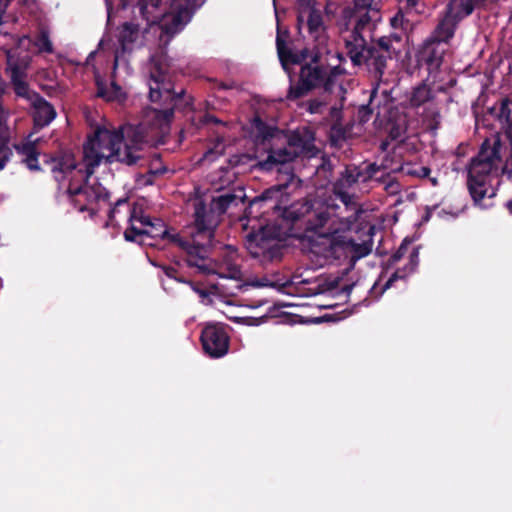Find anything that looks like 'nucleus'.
I'll return each mask as SVG.
<instances>
[{"label":"nucleus","mask_w":512,"mask_h":512,"mask_svg":"<svg viewBox=\"0 0 512 512\" xmlns=\"http://www.w3.org/2000/svg\"><path fill=\"white\" fill-rule=\"evenodd\" d=\"M300 80L302 86L309 89L320 83L321 73L316 66H304L300 72Z\"/></svg>","instance_id":"18"},{"label":"nucleus","mask_w":512,"mask_h":512,"mask_svg":"<svg viewBox=\"0 0 512 512\" xmlns=\"http://www.w3.org/2000/svg\"><path fill=\"white\" fill-rule=\"evenodd\" d=\"M130 227L125 231L124 237L127 241H137L140 244H151L147 238L156 237L165 231L160 226L156 228L148 217L143 215L142 207L138 204L134 205L130 215Z\"/></svg>","instance_id":"8"},{"label":"nucleus","mask_w":512,"mask_h":512,"mask_svg":"<svg viewBox=\"0 0 512 512\" xmlns=\"http://www.w3.org/2000/svg\"><path fill=\"white\" fill-rule=\"evenodd\" d=\"M400 1L405 2L406 5L410 8L415 7L419 2V0H400Z\"/></svg>","instance_id":"39"},{"label":"nucleus","mask_w":512,"mask_h":512,"mask_svg":"<svg viewBox=\"0 0 512 512\" xmlns=\"http://www.w3.org/2000/svg\"><path fill=\"white\" fill-rule=\"evenodd\" d=\"M418 264V253L414 251L410 256V272L414 270V268Z\"/></svg>","instance_id":"34"},{"label":"nucleus","mask_w":512,"mask_h":512,"mask_svg":"<svg viewBox=\"0 0 512 512\" xmlns=\"http://www.w3.org/2000/svg\"><path fill=\"white\" fill-rule=\"evenodd\" d=\"M377 18V9H361L357 7L354 30L346 31L343 34V39L348 55L354 64L360 65L366 62L369 66H373L378 74H381L386 60L396 51L394 43H398L400 37L397 35L381 37L372 47L367 49L365 39L360 34V30L368 25L370 21H376Z\"/></svg>","instance_id":"3"},{"label":"nucleus","mask_w":512,"mask_h":512,"mask_svg":"<svg viewBox=\"0 0 512 512\" xmlns=\"http://www.w3.org/2000/svg\"><path fill=\"white\" fill-rule=\"evenodd\" d=\"M319 107H320V103H318V102H316V101H315V102H312V103L310 104V112H311V113H316V112H318V111H319Z\"/></svg>","instance_id":"38"},{"label":"nucleus","mask_w":512,"mask_h":512,"mask_svg":"<svg viewBox=\"0 0 512 512\" xmlns=\"http://www.w3.org/2000/svg\"><path fill=\"white\" fill-rule=\"evenodd\" d=\"M33 108L34 121L37 126L48 125L56 116L54 108L43 99L35 100Z\"/></svg>","instance_id":"14"},{"label":"nucleus","mask_w":512,"mask_h":512,"mask_svg":"<svg viewBox=\"0 0 512 512\" xmlns=\"http://www.w3.org/2000/svg\"><path fill=\"white\" fill-rule=\"evenodd\" d=\"M431 93L428 87L420 86L416 88L411 97V104L414 106H420L429 100Z\"/></svg>","instance_id":"24"},{"label":"nucleus","mask_w":512,"mask_h":512,"mask_svg":"<svg viewBox=\"0 0 512 512\" xmlns=\"http://www.w3.org/2000/svg\"><path fill=\"white\" fill-rule=\"evenodd\" d=\"M505 106H506V104L503 102V103H502V109H503V110H504Z\"/></svg>","instance_id":"44"},{"label":"nucleus","mask_w":512,"mask_h":512,"mask_svg":"<svg viewBox=\"0 0 512 512\" xmlns=\"http://www.w3.org/2000/svg\"><path fill=\"white\" fill-rule=\"evenodd\" d=\"M313 141V133L308 129L297 131L289 137L287 147L272 150L267 160L261 163V167L271 170L278 164L290 162L303 153H309L312 151Z\"/></svg>","instance_id":"6"},{"label":"nucleus","mask_w":512,"mask_h":512,"mask_svg":"<svg viewBox=\"0 0 512 512\" xmlns=\"http://www.w3.org/2000/svg\"><path fill=\"white\" fill-rule=\"evenodd\" d=\"M219 274L223 278L229 279H240L241 271L236 263H232L230 260L225 261L219 267Z\"/></svg>","instance_id":"23"},{"label":"nucleus","mask_w":512,"mask_h":512,"mask_svg":"<svg viewBox=\"0 0 512 512\" xmlns=\"http://www.w3.org/2000/svg\"><path fill=\"white\" fill-rule=\"evenodd\" d=\"M445 51V44L434 39L425 43L420 52V57L431 69H437L441 64Z\"/></svg>","instance_id":"12"},{"label":"nucleus","mask_w":512,"mask_h":512,"mask_svg":"<svg viewBox=\"0 0 512 512\" xmlns=\"http://www.w3.org/2000/svg\"><path fill=\"white\" fill-rule=\"evenodd\" d=\"M307 3H309V5H311V1H310V0H300V6H301V8H302V7H306V6H307Z\"/></svg>","instance_id":"41"},{"label":"nucleus","mask_w":512,"mask_h":512,"mask_svg":"<svg viewBox=\"0 0 512 512\" xmlns=\"http://www.w3.org/2000/svg\"><path fill=\"white\" fill-rule=\"evenodd\" d=\"M204 351L211 357L218 358L228 351V336L223 328L216 325H208L201 336Z\"/></svg>","instance_id":"10"},{"label":"nucleus","mask_w":512,"mask_h":512,"mask_svg":"<svg viewBox=\"0 0 512 512\" xmlns=\"http://www.w3.org/2000/svg\"><path fill=\"white\" fill-rule=\"evenodd\" d=\"M403 171L406 174H409V175H412V176H416V177H420V178L427 177L429 175V173H430V170L427 167H424V166H410V165H407V166L403 167Z\"/></svg>","instance_id":"28"},{"label":"nucleus","mask_w":512,"mask_h":512,"mask_svg":"<svg viewBox=\"0 0 512 512\" xmlns=\"http://www.w3.org/2000/svg\"><path fill=\"white\" fill-rule=\"evenodd\" d=\"M55 179L65 184L69 194L75 197V205L80 211H96L97 203H105L107 193L105 188L90 179L92 173H87L86 168L77 166L74 155L65 154L53 168Z\"/></svg>","instance_id":"4"},{"label":"nucleus","mask_w":512,"mask_h":512,"mask_svg":"<svg viewBox=\"0 0 512 512\" xmlns=\"http://www.w3.org/2000/svg\"><path fill=\"white\" fill-rule=\"evenodd\" d=\"M506 208L512 214V199L506 203Z\"/></svg>","instance_id":"42"},{"label":"nucleus","mask_w":512,"mask_h":512,"mask_svg":"<svg viewBox=\"0 0 512 512\" xmlns=\"http://www.w3.org/2000/svg\"><path fill=\"white\" fill-rule=\"evenodd\" d=\"M402 277H404V275L400 274V272H396V273H395V274H394V275H393V276H392V277L387 281V283H386V285H385V288L390 287L391 283H392L395 279H397V278H402Z\"/></svg>","instance_id":"37"},{"label":"nucleus","mask_w":512,"mask_h":512,"mask_svg":"<svg viewBox=\"0 0 512 512\" xmlns=\"http://www.w3.org/2000/svg\"><path fill=\"white\" fill-rule=\"evenodd\" d=\"M165 73L166 70L163 67L158 66V64L152 62L151 68V79L149 82L150 88V99L151 101H158L163 95L169 97L170 88L167 83H165Z\"/></svg>","instance_id":"11"},{"label":"nucleus","mask_w":512,"mask_h":512,"mask_svg":"<svg viewBox=\"0 0 512 512\" xmlns=\"http://www.w3.org/2000/svg\"><path fill=\"white\" fill-rule=\"evenodd\" d=\"M18 153L22 157V161L30 170H38L37 153L35 147L31 143H25L17 147Z\"/></svg>","instance_id":"20"},{"label":"nucleus","mask_w":512,"mask_h":512,"mask_svg":"<svg viewBox=\"0 0 512 512\" xmlns=\"http://www.w3.org/2000/svg\"><path fill=\"white\" fill-rule=\"evenodd\" d=\"M380 0H357L356 6L361 9H377Z\"/></svg>","instance_id":"30"},{"label":"nucleus","mask_w":512,"mask_h":512,"mask_svg":"<svg viewBox=\"0 0 512 512\" xmlns=\"http://www.w3.org/2000/svg\"><path fill=\"white\" fill-rule=\"evenodd\" d=\"M98 95L108 101L122 102L125 99V92L115 82H111L108 88L99 87Z\"/></svg>","instance_id":"21"},{"label":"nucleus","mask_w":512,"mask_h":512,"mask_svg":"<svg viewBox=\"0 0 512 512\" xmlns=\"http://www.w3.org/2000/svg\"><path fill=\"white\" fill-rule=\"evenodd\" d=\"M160 0H140L139 8L142 16L150 23H155L159 20L160 14L158 13Z\"/></svg>","instance_id":"19"},{"label":"nucleus","mask_w":512,"mask_h":512,"mask_svg":"<svg viewBox=\"0 0 512 512\" xmlns=\"http://www.w3.org/2000/svg\"><path fill=\"white\" fill-rule=\"evenodd\" d=\"M143 145L144 136L140 128L101 126L88 136L83 145L82 163L77 166L93 173L94 168L101 164L116 161L133 164L139 158Z\"/></svg>","instance_id":"2"},{"label":"nucleus","mask_w":512,"mask_h":512,"mask_svg":"<svg viewBox=\"0 0 512 512\" xmlns=\"http://www.w3.org/2000/svg\"><path fill=\"white\" fill-rule=\"evenodd\" d=\"M280 190H281L280 187H276V188L268 190L265 193V195L263 196V198L260 199L259 201H263V200H266V199L276 198V194H278L280 192Z\"/></svg>","instance_id":"33"},{"label":"nucleus","mask_w":512,"mask_h":512,"mask_svg":"<svg viewBox=\"0 0 512 512\" xmlns=\"http://www.w3.org/2000/svg\"><path fill=\"white\" fill-rule=\"evenodd\" d=\"M36 45L40 51H51V43L46 36H42Z\"/></svg>","instance_id":"32"},{"label":"nucleus","mask_w":512,"mask_h":512,"mask_svg":"<svg viewBox=\"0 0 512 512\" xmlns=\"http://www.w3.org/2000/svg\"><path fill=\"white\" fill-rule=\"evenodd\" d=\"M195 224L199 233H207L211 236L213 228L216 226V219L212 213L206 214L205 209L200 202L195 203Z\"/></svg>","instance_id":"15"},{"label":"nucleus","mask_w":512,"mask_h":512,"mask_svg":"<svg viewBox=\"0 0 512 512\" xmlns=\"http://www.w3.org/2000/svg\"><path fill=\"white\" fill-rule=\"evenodd\" d=\"M232 200L233 197L230 195L219 196L217 199L213 200V209L217 210L219 213H222L225 211Z\"/></svg>","instance_id":"29"},{"label":"nucleus","mask_w":512,"mask_h":512,"mask_svg":"<svg viewBox=\"0 0 512 512\" xmlns=\"http://www.w3.org/2000/svg\"><path fill=\"white\" fill-rule=\"evenodd\" d=\"M278 54L285 70H288L289 63H297L300 61V57L292 54L290 52H286L279 44H278Z\"/></svg>","instance_id":"26"},{"label":"nucleus","mask_w":512,"mask_h":512,"mask_svg":"<svg viewBox=\"0 0 512 512\" xmlns=\"http://www.w3.org/2000/svg\"><path fill=\"white\" fill-rule=\"evenodd\" d=\"M194 290L199 294V296L205 301L207 299V303H213L217 306H223L220 308V310L230 319H233L235 321H243L246 319V317H243L237 313H234V310H232V306L229 302H223L222 300L218 299V302H215L210 297L215 296V293L213 291H206L201 288H194Z\"/></svg>","instance_id":"16"},{"label":"nucleus","mask_w":512,"mask_h":512,"mask_svg":"<svg viewBox=\"0 0 512 512\" xmlns=\"http://www.w3.org/2000/svg\"><path fill=\"white\" fill-rule=\"evenodd\" d=\"M12 81L15 87V91L19 96L25 97L28 95V87L17 72H13Z\"/></svg>","instance_id":"27"},{"label":"nucleus","mask_w":512,"mask_h":512,"mask_svg":"<svg viewBox=\"0 0 512 512\" xmlns=\"http://www.w3.org/2000/svg\"><path fill=\"white\" fill-rule=\"evenodd\" d=\"M254 127L255 129L257 130V133L262 136L263 138H266L267 135L264 134L263 132V124L260 120H255L254 122Z\"/></svg>","instance_id":"35"},{"label":"nucleus","mask_w":512,"mask_h":512,"mask_svg":"<svg viewBox=\"0 0 512 512\" xmlns=\"http://www.w3.org/2000/svg\"><path fill=\"white\" fill-rule=\"evenodd\" d=\"M119 37L124 49H132L140 39V32L136 26L124 24Z\"/></svg>","instance_id":"17"},{"label":"nucleus","mask_w":512,"mask_h":512,"mask_svg":"<svg viewBox=\"0 0 512 512\" xmlns=\"http://www.w3.org/2000/svg\"><path fill=\"white\" fill-rule=\"evenodd\" d=\"M500 149L501 144L498 139L485 140L468 169L470 194L475 204L483 209L493 205V198L496 195V189L490 184V179L498 174L501 167Z\"/></svg>","instance_id":"5"},{"label":"nucleus","mask_w":512,"mask_h":512,"mask_svg":"<svg viewBox=\"0 0 512 512\" xmlns=\"http://www.w3.org/2000/svg\"><path fill=\"white\" fill-rule=\"evenodd\" d=\"M210 157V154H206L205 158L208 159Z\"/></svg>","instance_id":"45"},{"label":"nucleus","mask_w":512,"mask_h":512,"mask_svg":"<svg viewBox=\"0 0 512 512\" xmlns=\"http://www.w3.org/2000/svg\"><path fill=\"white\" fill-rule=\"evenodd\" d=\"M285 283L274 281L268 277H262L260 279L255 278L248 280L245 285H249L256 288H262V287H272V288H280L284 286Z\"/></svg>","instance_id":"25"},{"label":"nucleus","mask_w":512,"mask_h":512,"mask_svg":"<svg viewBox=\"0 0 512 512\" xmlns=\"http://www.w3.org/2000/svg\"><path fill=\"white\" fill-rule=\"evenodd\" d=\"M339 286V279L334 276L320 277L317 279V285L314 288L315 293H334Z\"/></svg>","instance_id":"22"},{"label":"nucleus","mask_w":512,"mask_h":512,"mask_svg":"<svg viewBox=\"0 0 512 512\" xmlns=\"http://www.w3.org/2000/svg\"><path fill=\"white\" fill-rule=\"evenodd\" d=\"M339 207L333 204H325L315 201L313 204H295L285 209L284 217L290 220H298L306 217L307 230L314 233L310 235L314 245V252L323 255L326 259H337L343 255L352 254L357 258L369 253L367 246L353 243L346 233L351 227V222L340 217Z\"/></svg>","instance_id":"1"},{"label":"nucleus","mask_w":512,"mask_h":512,"mask_svg":"<svg viewBox=\"0 0 512 512\" xmlns=\"http://www.w3.org/2000/svg\"><path fill=\"white\" fill-rule=\"evenodd\" d=\"M391 26L393 28L404 27V15L401 11H399L393 18H391Z\"/></svg>","instance_id":"31"},{"label":"nucleus","mask_w":512,"mask_h":512,"mask_svg":"<svg viewBox=\"0 0 512 512\" xmlns=\"http://www.w3.org/2000/svg\"><path fill=\"white\" fill-rule=\"evenodd\" d=\"M156 115H162L165 119H169V117L171 116L172 112H165V113H161V112H155Z\"/></svg>","instance_id":"40"},{"label":"nucleus","mask_w":512,"mask_h":512,"mask_svg":"<svg viewBox=\"0 0 512 512\" xmlns=\"http://www.w3.org/2000/svg\"><path fill=\"white\" fill-rule=\"evenodd\" d=\"M406 242H403L402 245L400 246L398 252L394 255V261H397L398 259L401 258L404 250L406 249Z\"/></svg>","instance_id":"36"},{"label":"nucleus","mask_w":512,"mask_h":512,"mask_svg":"<svg viewBox=\"0 0 512 512\" xmlns=\"http://www.w3.org/2000/svg\"><path fill=\"white\" fill-rule=\"evenodd\" d=\"M193 11L194 5L190 0H174L171 3L170 11L160 19L162 30L160 37L164 44H167L174 34L183 29L190 21Z\"/></svg>","instance_id":"7"},{"label":"nucleus","mask_w":512,"mask_h":512,"mask_svg":"<svg viewBox=\"0 0 512 512\" xmlns=\"http://www.w3.org/2000/svg\"><path fill=\"white\" fill-rule=\"evenodd\" d=\"M481 0H451L448 6V14L439 24L436 30L435 40L445 44L454 34L457 18L469 15Z\"/></svg>","instance_id":"9"},{"label":"nucleus","mask_w":512,"mask_h":512,"mask_svg":"<svg viewBox=\"0 0 512 512\" xmlns=\"http://www.w3.org/2000/svg\"><path fill=\"white\" fill-rule=\"evenodd\" d=\"M350 291H351V287H349V286H345L342 288V292H344L347 295L350 293Z\"/></svg>","instance_id":"43"},{"label":"nucleus","mask_w":512,"mask_h":512,"mask_svg":"<svg viewBox=\"0 0 512 512\" xmlns=\"http://www.w3.org/2000/svg\"><path fill=\"white\" fill-rule=\"evenodd\" d=\"M306 19L307 27L309 32L315 37L324 30L321 14L318 10L314 9L307 3L306 7H302L299 13V20L304 21Z\"/></svg>","instance_id":"13"}]
</instances>
